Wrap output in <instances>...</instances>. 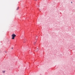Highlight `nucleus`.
I'll list each match as a JSON object with an SVG mask.
<instances>
[{
  "label": "nucleus",
  "mask_w": 75,
  "mask_h": 75,
  "mask_svg": "<svg viewBox=\"0 0 75 75\" xmlns=\"http://www.w3.org/2000/svg\"><path fill=\"white\" fill-rule=\"evenodd\" d=\"M11 36L12 37V40H14V38L16 37V35L13 34Z\"/></svg>",
  "instance_id": "f257e3e1"
},
{
  "label": "nucleus",
  "mask_w": 75,
  "mask_h": 75,
  "mask_svg": "<svg viewBox=\"0 0 75 75\" xmlns=\"http://www.w3.org/2000/svg\"><path fill=\"white\" fill-rule=\"evenodd\" d=\"M39 50V49L37 48L36 50V52H38Z\"/></svg>",
  "instance_id": "f03ea898"
},
{
  "label": "nucleus",
  "mask_w": 75,
  "mask_h": 75,
  "mask_svg": "<svg viewBox=\"0 0 75 75\" xmlns=\"http://www.w3.org/2000/svg\"><path fill=\"white\" fill-rule=\"evenodd\" d=\"M5 72H6V71H3V73H5Z\"/></svg>",
  "instance_id": "7ed1b4c3"
},
{
  "label": "nucleus",
  "mask_w": 75,
  "mask_h": 75,
  "mask_svg": "<svg viewBox=\"0 0 75 75\" xmlns=\"http://www.w3.org/2000/svg\"><path fill=\"white\" fill-rule=\"evenodd\" d=\"M18 7L17 8V10H18Z\"/></svg>",
  "instance_id": "20e7f679"
},
{
  "label": "nucleus",
  "mask_w": 75,
  "mask_h": 75,
  "mask_svg": "<svg viewBox=\"0 0 75 75\" xmlns=\"http://www.w3.org/2000/svg\"><path fill=\"white\" fill-rule=\"evenodd\" d=\"M71 3H72V2H71Z\"/></svg>",
  "instance_id": "39448f33"
},
{
  "label": "nucleus",
  "mask_w": 75,
  "mask_h": 75,
  "mask_svg": "<svg viewBox=\"0 0 75 75\" xmlns=\"http://www.w3.org/2000/svg\"><path fill=\"white\" fill-rule=\"evenodd\" d=\"M13 48H12V50H13Z\"/></svg>",
  "instance_id": "423d86ee"
}]
</instances>
